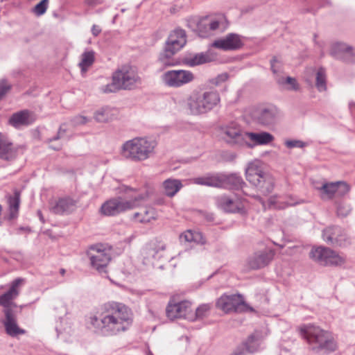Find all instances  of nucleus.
I'll return each mask as SVG.
<instances>
[{
    "label": "nucleus",
    "mask_w": 355,
    "mask_h": 355,
    "mask_svg": "<svg viewBox=\"0 0 355 355\" xmlns=\"http://www.w3.org/2000/svg\"><path fill=\"white\" fill-rule=\"evenodd\" d=\"M88 324L102 336H115L129 329L132 324V312L124 304L108 302L104 304L100 318L91 316Z\"/></svg>",
    "instance_id": "1"
},
{
    "label": "nucleus",
    "mask_w": 355,
    "mask_h": 355,
    "mask_svg": "<svg viewBox=\"0 0 355 355\" xmlns=\"http://www.w3.org/2000/svg\"><path fill=\"white\" fill-rule=\"evenodd\" d=\"M157 143L146 137H137L124 142L120 149L123 158L133 162H141L155 153Z\"/></svg>",
    "instance_id": "2"
},
{
    "label": "nucleus",
    "mask_w": 355,
    "mask_h": 355,
    "mask_svg": "<svg viewBox=\"0 0 355 355\" xmlns=\"http://www.w3.org/2000/svg\"><path fill=\"white\" fill-rule=\"evenodd\" d=\"M302 336L306 340L311 349L316 353L321 351L334 352L337 345L330 332L314 325H306L300 328Z\"/></svg>",
    "instance_id": "3"
},
{
    "label": "nucleus",
    "mask_w": 355,
    "mask_h": 355,
    "mask_svg": "<svg viewBox=\"0 0 355 355\" xmlns=\"http://www.w3.org/2000/svg\"><path fill=\"white\" fill-rule=\"evenodd\" d=\"M220 98L216 91L193 92L187 101V107L191 115L207 114L219 104Z\"/></svg>",
    "instance_id": "4"
},
{
    "label": "nucleus",
    "mask_w": 355,
    "mask_h": 355,
    "mask_svg": "<svg viewBox=\"0 0 355 355\" xmlns=\"http://www.w3.org/2000/svg\"><path fill=\"white\" fill-rule=\"evenodd\" d=\"M147 199L148 195L146 193L138 195L133 200L114 198L104 202L101 207V211L105 216H115L139 207Z\"/></svg>",
    "instance_id": "5"
},
{
    "label": "nucleus",
    "mask_w": 355,
    "mask_h": 355,
    "mask_svg": "<svg viewBox=\"0 0 355 355\" xmlns=\"http://www.w3.org/2000/svg\"><path fill=\"white\" fill-rule=\"evenodd\" d=\"M247 180L258 188L264 195L271 193L274 188L272 179L265 173L258 161L249 163L245 169Z\"/></svg>",
    "instance_id": "6"
},
{
    "label": "nucleus",
    "mask_w": 355,
    "mask_h": 355,
    "mask_svg": "<svg viewBox=\"0 0 355 355\" xmlns=\"http://www.w3.org/2000/svg\"><path fill=\"white\" fill-rule=\"evenodd\" d=\"M193 24L196 26L195 31L201 37H209L213 31L223 32L228 26V22L223 15L213 17L207 16L194 21Z\"/></svg>",
    "instance_id": "7"
},
{
    "label": "nucleus",
    "mask_w": 355,
    "mask_h": 355,
    "mask_svg": "<svg viewBox=\"0 0 355 355\" xmlns=\"http://www.w3.org/2000/svg\"><path fill=\"white\" fill-rule=\"evenodd\" d=\"M111 250L103 244H96L89 247L87 254L91 266L99 272H105L106 268L111 260Z\"/></svg>",
    "instance_id": "8"
},
{
    "label": "nucleus",
    "mask_w": 355,
    "mask_h": 355,
    "mask_svg": "<svg viewBox=\"0 0 355 355\" xmlns=\"http://www.w3.org/2000/svg\"><path fill=\"white\" fill-rule=\"evenodd\" d=\"M195 79L194 74L184 69L168 70L162 75L163 83L173 88H178L191 83Z\"/></svg>",
    "instance_id": "9"
},
{
    "label": "nucleus",
    "mask_w": 355,
    "mask_h": 355,
    "mask_svg": "<svg viewBox=\"0 0 355 355\" xmlns=\"http://www.w3.org/2000/svg\"><path fill=\"white\" fill-rule=\"evenodd\" d=\"M121 89H132L141 83V78L136 69L130 65H123L114 73Z\"/></svg>",
    "instance_id": "10"
},
{
    "label": "nucleus",
    "mask_w": 355,
    "mask_h": 355,
    "mask_svg": "<svg viewBox=\"0 0 355 355\" xmlns=\"http://www.w3.org/2000/svg\"><path fill=\"white\" fill-rule=\"evenodd\" d=\"M216 307L226 313H240L247 309V304L240 294L223 295L216 302Z\"/></svg>",
    "instance_id": "11"
},
{
    "label": "nucleus",
    "mask_w": 355,
    "mask_h": 355,
    "mask_svg": "<svg viewBox=\"0 0 355 355\" xmlns=\"http://www.w3.org/2000/svg\"><path fill=\"white\" fill-rule=\"evenodd\" d=\"M220 137L227 144L233 146H243L245 144V132L236 123H230L220 128Z\"/></svg>",
    "instance_id": "12"
},
{
    "label": "nucleus",
    "mask_w": 355,
    "mask_h": 355,
    "mask_svg": "<svg viewBox=\"0 0 355 355\" xmlns=\"http://www.w3.org/2000/svg\"><path fill=\"white\" fill-rule=\"evenodd\" d=\"M24 283V278L19 277L14 279L10 284L9 290L0 295V306H3L4 313L6 310L13 311L11 308L12 306H16L13 300L19 295L20 288Z\"/></svg>",
    "instance_id": "13"
},
{
    "label": "nucleus",
    "mask_w": 355,
    "mask_h": 355,
    "mask_svg": "<svg viewBox=\"0 0 355 355\" xmlns=\"http://www.w3.org/2000/svg\"><path fill=\"white\" fill-rule=\"evenodd\" d=\"M217 205L225 212L245 214V201L236 197L221 196L217 198Z\"/></svg>",
    "instance_id": "14"
},
{
    "label": "nucleus",
    "mask_w": 355,
    "mask_h": 355,
    "mask_svg": "<svg viewBox=\"0 0 355 355\" xmlns=\"http://www.w3.org/2000/svg\"><path fill=\"white\" fill-rule=\"evenodd\" d=\"M275 251L271 249H264L254 252L250 256L247 261L249 268L258 270L264 268L273 259Z\"/></svg>",
    "instance_id": "15"
},
{
    "label": "nucleus",
    "mask_w": 355,
    "mask_h": 355,
    "mask_svg": "<svg viewBox=\"0 0 355 355\" xmlns=\"http://www.w3.org/2000/svg\"><path fill=\"white\" fill-rule=\"evenodd\" d=\"M191 312V303L189 301H181L177 303L170 301L166 309V316L170 320L189 318Z\"/></svg>",
    "instance_id": "16"
},
{
    "label": "nucleus",
    "mask_w": 355,
    "mask_h": 355,
    "mask_svg": "<svg viewBox=\"0 0 355 355\" xmlns=\"http://www.w3.org/2000/svg\"><path fill=\"white\" fill-rule=\"evenodd\" d=\"M243 44L241 35L229 33L223 38L216 40L211 46L223 51H236L241 49Z\"/></svg>",
    "instance_id": "17"
},
{
    "label": "nucleus",
    "mask_w": 355,
    "mask_h": 355,
    "mask_svg": "<svg viewBox=\"0 0 355 355\" xmlns=\"http://www.w3.org/2000/svg\"><path fill=\"white\" fill-rule=\"evenodd\" d=\"M322 237L327 243L343 246L347 241V237L345 230L338 226L329 227L323 230Z\"/></svg>",
    "instance_id": "18"
},
{
    "label": "nucleus",
    "mask_w": 355,
    "mask_h": 355,
    "mask_svg": "<svg viewBox=\"0 0 355 355\" xmlns=\"http://www.w3.org/2000/svg\"><path fill=\"white\" fill-rule=\"evenodd\" d=\"M36 120V115L28 110H22L13 113L9 118L8 123L16 129H21L33 124Z\"/></svg>",
    "instance_id": "19"
},
{
    "label": "nucleus",
    "mask_w": 355,
    "mask_h": 355,
    "mask_svg": "<svg viewBox=\"0 0 355 355\" xmlns=\"http://www.w3.org/2000/svg\"><path fill=\"white\" fill-rule=\"evenodd\" d=\"M19 148L6 134L0 132V159L12 161L18 155Z\"/></svg>",
    "instance_id": "20"
},
{
    "label": "nucleus",
    "mask_w": 355,
    "mask_h": 355,
    "mask_svg": "<svg viewBox=\"0 0 355 355\" xmlns=\"http://www.w3.org/2000/svg\"><path fill=\"white\" fill-rule=\"evenodd\" d=\"M278 110L273 105H266L258 108L254 113V118L259 124L268 126L276 122Z\"/></svg>",
    "instance_id": "21"
},
{
    "label": "nucleus",
    "mask_w": 355,
    "mask_h": 355,
    "mask_svg": "<svg viewBox=\"0 0 355 355\" xmlns=\"http://www.w3.org/2000/svg\"><path fill=\"white\" fill-rule=\"evenodd\" d=\"M330 54L338 60L352 62L355 61V50L345 43H335L332 45Z\"/></svg>",
    "instance_id": "22"
},
{
    "label": "nucleus",
    "mask_w": 355,
    "mask_h": 355,
    "mask_svg": "<svg viewBox=\"0 0 355 355\" xmlns=\"http://www.w3.org/2000/svg\"><path fill=\"white\" fill-rule=\"evenodd\" d=\"M77 203V200L70 197L62 198L52 204L50 209L55 214H69L76 209Z\"/></svg>",
    "instance_id": "23"
},
{
    "label": "nucleus",
    "mask_w": 355,
    "mask_h": 355,
    "mask_svg": "<svg viewBox=\"0 0 355 355\" xmlns=\"http://www.w3.org/2000/svg\"><path fill=\"white\" fill-rule=\"evenodd\" d=\"M5 319L3 324L8 335L15 337L19 334H25V331L19 327L17 323V318L14 311L6 310L5 311Z\"/></svg>",
    "instance_id": "24"
},
{
    "label": "nucleus",
    "mask_w": 355,
    "mask_h": 355,
    "mask_svg": "<svg viewBox=\"0 0 355 355\" xmlns=\"http://www.w3.org/2000/svg\"><path fill=\"white\" fill-rule=\"evenodd\" d=\"M186 42L185 31L182 29H176L169 35L165 46L178 52L185 45Z\"/></svg>",
    "instance_id": "25"
},
{
    "label": "nucleus",
    "mask_w": 355,
    "mask_h": 355,
    "mask_svg": "<svg viewBox=\"0 0 355 355\" xmlns=\"http://www.w3.org/2000/svg\"><path fill=\"white\" fill-rule=\"evenodd\" d=\"M221 186L220 187L229 189H243L245 185L242 178L236 173H220Z\"/></svg>",
    "instance_id": "26"
},
{
    "label": "nucleus",
    "mask_w": 355,
    "mask_h": 355,
    "mask_svg": "<svg viewBox=\"0 0 355 355\" xmlns=\"http://www.w3.org/2000/svg\"><path fill=\"white\" fill-rule=\"evenodd\" d=\"M220 173H209L205 175L193 178L191 182L193 184L202 186L220 187Z\"/></svg>",
    "instance_id": "27"
},
{
    "label": "nucleus",
    "mask_w": 355,
    "mask_h": 355,
    "mask_svg": "<svg viewBox=\"0 0 355 355\" xmlns=\"http://www.w3.org/2000/svg\"><path fill=\"white\" fill-rule=\"evenodd\" d=\"M157 210L151 206L141 207L133 215V218L141 223H148L157 218Z\"/></svg>",
    "instance_id": "28"
},
{
    "label": "nucleus",
    "mask_w": 355,
    "mask_h": 355,
    "mask_svg": "<svg viewBox=\"0 0 355 355\" xmlns=\"http://www.w3.org/2000/svg\"><path fill=\"white\" fill-rule=\"evenodd\" d=\"M332 254V250L322 246L313 247L309 253L310 258L320 265L326 266L328 257Z\"/></svg>",
    "instance_id": "29"
},
{
    "label": "nucleus",
    "mask_w": 355,
    "mask_h": 355,
    "mask_svg": "<svg viewBox=\"0 0 355 355\" xmlns=\"http://www.w3.org/2000/svg\"><path fill=\"white\" fill-rule=\"evenodd\" d=\"M245 137H248L255 145H267L275 139L274 136L268 132H245Z\"/></svg>",
    "instance_id": "30"
},
{
    "label": "nucleus",
    "mask_w": 355,
    "mask_h": 355,
    "mask_svg": "<svg viewBox=\"0 0 355 355\" xmlns=\"http://www.w3.org/2000/svg\"><path fill=\"white\" fill-rule=\"evenodd\" d=\"M118 114L117 110L109 107H102L95 113L94 118L98 123H107L114 119Z\"/></svg>",
    "instance_id": "31"
},
{
    "label": "nucleus",
    "mask_w": 355,
    "mask_h": 355,
    "mask_svg": "<svg viewBox=\"0 0 355 355\" xmlns=\"http://www.w3.org/2000/svg\"><path fill=\"white\" fill-rule=\"evenodd\" d=\"M263 337L259 331H254L244 342L245 347L248 353L252 354L259 351Z\"/></svg>",
    "instance_id": "32"
},
{
    "label": "nucleus",
    "mask_w": 355,
    "mask_h": 355,
    "mask_svg": "<svg viewBox=\"0 0 355 355\" xmlns=\"http://www.w3.org/2000/svg\"><path fill=\"white\" fill-rule=\"evenodd\" d=\"M210 61L209 56L205 53L189 54L184 57L182 62L189 67H195Z\"/></svg>",
    "instance_id": "33"
},
{
    "label": "nucleus",
    "mask_w": 355,
    "mask_h": 355,
    "mask_svg": "<svg viewBox=\"0 0 355 355\" xmlns=\"http://www.w3.org/2000/svg\"><path fill=\"white\" fill-rule=\"evenodd\" d=\"M177 52L169 49V47L164 46L163 51H162L158 57L157 62L163 67H173L176 64V62L173 58V55Z\"/></svg>",
    "instance_id": "34"
},
{
    "label": "nucleus",
    "mask_w": 355,
    "mask_h": 355,
    "mask_svg": "<svg viewBox=\"0 0 355 355\" xmlns=\"http://www.w3.org/2000/svg\"><path fill=\"white\" fill-rule=\"evenodd\" d=\"M182 187L181 181L177 179L168 178L163 182L164 193L168 197L174 196Z\"/></svg>",
    "instance_id": "35"
},
{
    "label": "nucleus",
    "mask_w": 355,
    "mask_h": 355,
    "mask_svg": "<svg viewBox=\"0 0 355 355\" xmlns=\"http://www.w3.org/2000/svg\"><path fill=\"white\" fill-rule=\"evenodd\" d=\"M9 206V219L12 220L16 218L18 216L19 204H20V193L18 191L14 192V195L9 196L8 200Z\"/></svg>",
    "instance_id": "36"
},
{
    "label": "nucleus",
    "mask_w": 355,
    "mask_h": 355,
    "mask_svg": "<svg viewBox=\"0 0 355 355\" xmlns=\"http://www.w3.org/2000/svg\"><path fill=\"white\" fill-rule=\"evenodd\" d=\"M180 239L182 243H205L202 235L200 232H192L191 230H187L182 233L180 236Z\"/></svg>",
    "instance_id": "37"
},
{
    "label": "nucleus",
    "mask_w": 355,
    "mask_h": 355,
    "mask_svg": "<svg viewBox=\"0 0 355 355\" xmlns=\"http://www.w3.org/2000/svg\"><path fill=\"white\" fill-rule=\"evenodd\" d=\"M94 62V52L92 51L84 52L81 55V61L79 67L82 72H86L88 68L92 65Z\"/></svg>",
    "instance_id": "38"
},
{
    "label": "nucleus",
    "mask_w": 355,
    "mask_h": 355,
    "mask_svg": "<svg viewBox=\"0 0 355 355\" xmlns=\"http://www.w3.org/2000/svg\"><path fill=\"white\" fill-rule=\"evenodd\" d=\"M315 86L320 92H324L327 89L326 85V73L323 68H320L316 73Z\"/></svg>",
    "instance_id": "39"
},
{
    "label": "nucleus",
    "mask_w": 355,
    "mask_h": 355,
    "mask_svg": "<svg viewBox=\"0 0 355 355\" xmlns=\"http://www.w3.org/2000/svg\"><path fill=\"white\" fill-rule=\"evenodd\" d=\"M345 262V258L332 250V254L328 257L325 266H339L344 264Z\"/></svg>",
    "instance_id": "40"
},
{
    "label": "nucleus",
    "mask_w": 355,
    "mask_h": 355,
    "mask_svg": "<svg viewBox=\"0 0 355 355\" xmlns=\"http://www.w3.org/2000/svg\"><path fill=\"white\" fill-rule=\"evenodd\" d=\"M277 82L279 85H285L288 84L290 85L288 87L289 89L297 91L299 89V85L297 84L296 79L290 76L284 78H277Z\"/></svg>",
    "instance_id": "41"
},
{
    "label": "nucleus",
    "mask_w": 355,
    "mask_h": 355,
    "mask_svg": "<svg viewBox=\"0 0 355 355\" xmlns=\"http://www.w3.org/2000/svg\"><path fill=\"white\" fill-rule=\"evenodd\" d=\"M336 182L326 183L322 184L320 190L322 191V194H325L328 198H331L334 194H336Z\"/></svg>",
    "instance_id": "42"
},
{
    "label": "nucleus",
    "mask_w": 355,
    "mask_h": 355,
    "mask_svg": "<svg viewBox=\"0 0 355 355\" xmlns=\"http://www.w3.org/2000/svg\"><path fill=\"white\" fill-rule=\"evenodd\" d=\"M352 211V207L349 204L345 202H340L337 206V215L339 217H346Z\"/></svg>",
    "instance_id": "43"
},
{
    "label": "nucleus",
    "mask_w": 355,
    "mask_h": 355,
    "mask_svg": "<svg viewBox=\"0 0 355 355\" xmlns=\"http://www.w3.org/2000/svg\"><path fill=\"white\" fill-rule=\"evenodd\" d=\"M121 89V88L119 86L118 82L116 80V78L114 76V75H112V83L102 87V88H101V90L104 93H114Z\"/></svg>",
    "instance_id": "44"
},
{
    "label": "nucleus",
    "mask_w": 355,
    "mask_h": 355,
    "mask_svg": "<svg viewBox=\"0 0 355 355\" xmlns=\"http://www.w3.org/2000/svg\"><path fill=\"white\" fill-rule=\"evenodd\" d=\"M49 0H42L40 3H38L33 9V12L37 16H41L44 15L48 8Z\"/></svg>",
    "instance_id": "45"
},
{
    "label": "nucleus",
    "mask_w": 355,
    "mask_h": 355,
    "mask_svg": "<svg viewBox=\"0 0 355 355\" xmlns=\"http://www.w3.org/2000/svg\"><path fill=\"white\" fill-rule=\"evenodd\" d=\"M336 195L341 196L345 195L349 190L348 184L344 182H336Z\"/></svg>",
    "instance_id": "46"
},
{
    "label": "nucleus",
    "mask_w": 355,
    "mask_h": 355,
    "mask_svg": "<svg viewBox=\"0 0 355 355\" xmlns=\"http://www.w3.org/2000/svg\"><path fill=\"white\" fill-rule=\"evenodd\" d=\"M89 121V119L84 116L77 115L71 119V123L73 126L85 125Z\"/></svg>",
    "instance_id": "47"
},
{
    "label": "nucleus",
    "mask_w": 355,
    "mask_h": 355,
    "mask_svg": "<svg viewBox=\"0 0 355 355\" xmlns=\"http://www.w3.org/2000/svg\"><path fill=\"white\" fill-rule=\"evenodd\" d=\"M11 85L9 84L6 79L0 80V100L11 89Z\"/></svg>",
    "instance_id": "48"
},
{
    "label": "nucleus",
    "mask_w": 355,
    "mask_h": 355,
    "mask_svg": "<svg viewBox=\"0 0 355 355\" xmlns=\"http://www.w3.org/2000/svg\"><path fill=\"white\" fill-rule=\"evenodd\" d=\"M210 306L209 304H202L198 306L196 310V317L198 318H202L209 311Z\"/></svg>",
    "instance_id": "49"
},
{
    "label": "nucleus",
    "mask_w": 355,
    "mask_h": 355,
    "mask_svg": "<svg viewBox=\"0 0 355 355\" xmlns=\"http://www.w3.org/2000/svg\"><path fill=\"white\" fill-rule=\"evenodd\" d=\"M270 67H271V70L273 72L274 74H277L279 72L281 71V69H282V64L281 63L277 60V59L274 57L271 60H270Z\"/></svg>",
    "instance_id": "50"
},
{
    "label": "nucleus",
    "mask_w": 355,
    "mask_h": 355,
    "mask_svg": "<svg viewBox=\"0 0 355 355\" xmlns=\"http://www.w3.org/2000/svg\"><path fill=\"white\" fill-rule=\"evenodd\" d=\"M285 145L289 148H303L305 146V144L300 140H288L285 142Z\"/></svg>",
    "instance_id": "51"
},
{
    "label": "nucleus",
    "mask_w": 355,
    "mask_h": 355,
    "mask_svg": "<svg viewBox=\"0 0 355 355\" xmlns=\"http://www.w3.org/2000/svg\"><path fill=\"white\" fill-rule=\"evenodd\" d=\"M165 249V244L159 243L155 248L150 250V254L152 255L153 257L155 258L159 251H164Z\"/></svg>",
    "instance_id": "52"
},
{
    "label": "nucleus",
    "mask_w": 355,
    "mask_h": 355,
    "mask_svg": "<svg viewBox=\"0 0 355 355\" xmlns=\"http://www.w3.org/2000/svg\"><path fill=\"white\" fill-rule=\"evenodd\" d=\"M247 353H248L245 347V343L244 342L242 343V345L238 346L234 351L232 352V355H245Z\"/></svg>",
    "instance_id": "53"
},
{
    "label": "nucleus",
    "mask_w": 355,
    "mask_h": 355,
    "mask_svg": "<svg viewBox=\"0 0 355 355\" xmlns=\"http://www.w3.org/2000/svg\"><path fill=\"white\" fill-rule=\"evenodd\" d=\"M63 125H60L56 136L49 139V142L56 141L62 137V135L66 132V130L63 128Z\"/></svg>",
    "instance_id": "54"
},
{
    "label": "nucleus",
    "mask_w": 355,
    "mask_h": 355,
    "mask_svg": "<svg viewBox=\"0 0 355 355\" xmlns=\"http://www.w3.org/2000/svg\"><path fill=\"white\" fill-rule=\"evenodd\" d=\"M92 32L94 36H97L101 32V29L98 26L93 25Z\"/></svg>",
    "instance_id": "55"
},
{
    "label": "nucleus",
    "mask_w": 355,
    "mask_h": 355,
    "mask_svg": "<svg viewBox=\"0 0 355 355\" xmlns=\"http://www.w3.org/2000/svg\"><path fill=\"white\" fill-rule=\"evenodd\" d=\"M58 305H60V309H62L60 311V313H64V314L67 313V307H66L65 304L62 301H59L58 302Z\"/></svg>",
    "instance_id": "56"
},
{
    "label": "nucleus",
    "mask_w": 355,
    "mask_h": 355,
    "mask_svg": "<svg viewBox=\"0 0 355 355\" xmlns=\"http://www.w3.org/2000/svg\"><path fill=\"white\" fill-rule=\"evenodd\" d=\"M227 78V74H221L217 77V81L216 82V84H218L220 81H225Z\"/></svg>",
    "instance_id": "57"
},
{
    "label": "nucleus",
    "mask_w": 355,
    "mask_h": 355,
    "mask_svg": "<svg viewBox=\"0 0 355 355\" xmlns=\"http://www.w3.org/2000/svg\"><path fill=\"white\" fill-rule=\"evenodd\" d=\"M269 203H270V206H274L275 207H277L275 206V198H270V200H269Z\"/></svg>",
    "instance_id": "58"
},
{
    "label": "nucleus",
    "mask_w": 355,
    "mask_h": 355,
    "mask_svg": "<svg viewBox=\"0 0 355 355\" xmlns=\"http://www.w3.org/2000/svg\"><path fill=\"white\" fill-rule=\"evenodd\" d=\"M37 215H38V216L40 218V220L42 221V223H44V217L42 216V214L41 211L39 210L37 211Z\"/></svg>",
    "instance_id": "59"
},
{
    "label": "nucleus",
    "mask_w": 355,
    "mask_h": 355,
    "mask_svg": "<svg viewBox=\"0 0 355 355\" xmlns=\"http://www.w3.org/2000/svg\"><path fill=\"white\" fill-rule=\"evenodd\" d=\"M54 150H58L60 149V146L55 147V146H51Z\"/></svg>",
    "instance_id": "60"
},
{
    "label": "nucleus",
    "mask_w": 355,
    "mask_h": 355,
    "mask_svg": "<svg viewBox=\"0 0 355 355\" xmlns=\"http://www.w3.org/2000/svg\"><path fill=\"white\" fill-rule=\"evenodd\" d=\"M60 272H61V274H62V275H63V274L65 272L64 269H61V270H60Z\"/></svg>",
    "instance_id": "61"
},
{
    "label": "nucleus",
    "mask_w": 355,
    "mask_h": 355,
    "mask_svg": "<svg viewBox=\"0 0 355 355\" xmlns=\"http://www.w3.org/2000/svg\"><path fill=\"white\" fill-rule=\"evenodd\" d=\"M147 355H153V354H152V352L150 351H148Z\"/></svg>",
    "instance_id": "62"
},
{
    "label": "nucleus",
    "mask_w": 355,
    "mask_h": 355,
    "mask_svg": "<svg viewBox=\"0 0 355 355\" xmlns=\"http://www.w3.org/2000/svg\"><path fill=\"white\" fill-rule=\"evenodd\" d=\"M257 198L259 199V200H261V198L260 197H257Z\"/></svg>",
    "instance_id": "63"
},
{
    "label": "nucleus",
    "mask_w": 355,
    "mask_h": 355,
    "mask_svg": "<svg viewBox=\"0 0 355 355\" xmlns=\"http://www.w3.org/2000/svg\"><path fill=\"white\" fill-rule=\"evenodd\" d=\"M354 105H355V104H354Z\"/></svg>",
    "instance_id": "64"
}]
</instances>
